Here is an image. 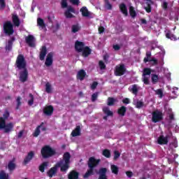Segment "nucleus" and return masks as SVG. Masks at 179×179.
I'll use <instances>...</instances> for the list:
<instances>
[{"label": "nucleus", "mask_w": 179, "mask_h": 179, "mask_svg": "<svg viewBox=\"0 0 179 179\" xmlns=\"http://www.w3.org/2000/svg\"><path fill=\"white\" fill-rule=\"evenodd\" d=\"M148 62H153V65H157V59H156L155 57H152L150 59V60Z\"/></svg>", "instance_id": "nucleus-59"}, {"label": "nucleus", "mask_w": 179, "mask_h": 179, "mask_svg": "<svg viewBox=\"0 0 179 179\" xmlns=\"http://www.w3.org/2000/svg\"><path fill=\"white\" fill-rule=\"evenodd\" d=\"M15 125L13 122L6 124V121L1 120V130L3 131V134H10L13 131Z\"/></svg>", "instance_id": "nucleus-4"}, {"label": "nucleus", "mask_w": 179, "mask_h": 179, "mask_svg": "<svg viewBox=\"0 0 179 179\" xmlns=\"http://www.w3.org/2000/svg\"><path fill=\"white\" fill-rule=\"evenodd\" d=\"M19 72V80L21 83H24L29 80V70H27V62L24 55H18L15 64Z\"/></svg>", "instance_id": "nucleus-1"}, {"label": "nucleus", "mask_w": 179, "mask_h": 179, "mask_svg": "<svg viewBox=\"0 0 179 179\" xmlns=\"http://www.w3.org/2000/svg\"><path fill=\"white\" fill-rule=\"evenodd\" d=\"M99 34H101L102 33H104V27H99Z\"/></svg>", "instance_id": "nucleus-64"}, {"label": "nucleus", "mask_w": 179, "mask_h": 179, "mask_svg": "<svg viewBox=\"0 0 179 179\" xmlns=\"http://www.w3.org/2000/svg\"><path fill=\"white\" fill-rule=\"evenodd\" d=\"M152 121L156 124L163 121V112L156 110L152 113Z\"/></svg>", "instance_id": "nucleus-7"}, {"label": "nucleus", "mask_w": 179, "mask_h": 179, "mask_svg": "<svg viewBox=\"0 0 179 179\" xmlns=\"http://www.w3.org/2000/svg\"><path fill=\"white\" fill-rule=\"evenodd\" d=\"M43 125H44V122H41V124L38 125V126L36 128V129H35V131H34V134H33V136H34L35 138H37V136H38V135H40V134H41V131H40V129L42 128Z\"/></svg>", "instance_id": "nucleus-33"}, {"label": "nucleus", "mask_w": 179, "mask_h": 179, "mask_svg": "<svg viewBox=\"0 0 179 179\" xmlns=\"http://www.w3.org/2000/svg\"><path fill=\"white\" fill-rule=\"evenodd\" d=\"M80 30V27L78 24H73L71 26V31L72 33H78Z\"/></svg>", "instance_id": "nucleus-42"}, {"label": "nucleus", "mask_w": 179, "mask_h": 179, "mask_svg": "<svg viewBox=\"0 0 179 179\" xmlns=\"http://www.w3.org/2000/svg\"><path fill=\"white\" fill-rule=\"evenodd\" d=\"M133 93V94H138V92H139V90L138 89V85L134 84L131 85V90H130Z\"/></svg>", "instance_id": "nucleus-41"}, {"label": "nucleus", "mask_w": 179, "mask_h": 179, "mask_svg": "<svg viewBox=\"0 0 179 179\" xmlns=\"http://www.w3.org/2000/svg\"><path fill=\"white\" fill-rule=\"evenodd\" d=\"M85 43L76 41L75 43V50L77 52H82L85 48Z\"/></svg>", "instance_id": "nucleus-14"}, {"label": "nucleus", "mask_w": 179, "mask_h": 179, "mask_svg": "<svg viewBox=\"0 0 179 179\" xmlns=\"http://www.w3.org/2000/svg\"><path fill=\"white\" fill-rule=\"evenodd\" d=\"M80 12H81L82 16H83V17H89V16H90V12H89V10H87L86 6L81 8Z\"/></svg>", "instance_id": "nucleus-27"}, {"label": "nucleus", "mask_w": 179, "mask_h": 179, "mask_svg": "<svg viewBox=\"0 0 179 179\" xmlns=\"http://www.w3.org/2000/svg\"><path fill=\"white\" fill-rule=\"evenodd\" d=\"M10 115V113H9V110L5 109L4 113L3 114V117H1V122H2V121H6V120L9 118Z\"/></svg>", "instance_id": "nucleus-34"}, {"label": "nucleus", "mask_w": 179, "mask_h": 179, "mask_svg": "<svg viewBox=\"0 0 179 179\" xmlns=\"http://www.w3.org/2000/svg\"><path fill=\"white\" fill-rule=\"evenodd\" d=\"M43 114L47 115V117H51L54 114V106L51 105L46 106L43 108Z\"/></svg>", "instance_id": "nucleus-12"}, {"label": "nucleus", "mask_w": 179, "mask_h": 179, "mask_svg": "<svg viewBox=\"0 0 179 179\" xmlns=\"http://www.w3.org/2000/svg\"><path fill=\"white\" fill-rule=\"evenodd\" d=\"M12 19H13V23L14 26L19 27L20 26V20L19 19V17L17 16V15H13L12 16Z\"/></svg>", "instance_id": "nucleus-30"}, {"label": "nucleus", "mask_w": 179, "mask_h": 179, "mask_svg": "<svg viewBox=\"0 0 179 179\" xmlns=\"http://www.w3.org/2000/svg\"><path fill=\"white\" fill-rule=\"evenodd\" d=\"M37 25L39 26V27H41V29H45V23H44V20H43V18H37Z\"/></svg>", "instance_id": "nucleus-37"}, {"label": "nucleus", "mask_w": 179, "mask_h": 179, "mask_svg": "<svg viewBox=\"0 0 179 179\" xmlns=\"http://www.w3.org/2000/svg\"><path fill=\"white\" fill-rule=\"evenodd\" d=\"M3 31L6 36H12L15 33L13 29V24L10 21H7L3 24Z\"/></svg>", "instance_id": "nucleus-6"}, {"label": "nucleus", "mask_w": 179, "mask_h": 179, "mask_svg": "<svg viewBox=\"0 0 179 179\" xmlns=\"http://www.w3.org/2000/svg\"><path fill=\"white\" fill-rule=\"evenodd\" d=\"M33 159H34V151H30L24 157L23 164L27 166V164H29V163H30Z\"/></svg>", "instance_id": "nucleus-11"}, {"label": "nucleus", "mask_w": 179, "mask_h": 179, "mask_svg": "<svg viewBox=\"0 0 179 179\" xmlns=\"http://www.w3.org/2000/svg\"><path fill=\"white\" fill-rule=\"evenodd\" d=\"M68 178L69 179H79V172L73 170L69 172L68 175Z\"/></svg>", "instance_id": "nucleus-25"}, {"label": "nucleus", "mask_w": 179, "mask_h": 179, "mask_svg": "<svg viewBox=\"0 0 179 179\" xmlns=\"http://www.w3.org/2000/svg\"><path fill=\"white\" fill-rule=\"evenodd\" d=\"M99 96V94L97 93H94L92 95V101L94 102L96 100H97V97Z\"/></svg>", "instance_id": "nucleus-56"}, {"label": "nucleus", "mask_w": 179, "mask_h": 179, "mask_svg": "<svg viewBox=\"0 0 179 179\" xmlns=\"http://www.w3.org/2000/svg\"><path fill=\"white\" fill-rule=\"evenodd\" d=\"M126 175L129 177V178H131L132 176H134V173L132 171H126Z\"/></svg>", "instance_id": "nucleus-63"}, {"label": "nucleus", "mask_w": 179, "mask_h": 179, "mask_svg": "<svg viewBox=\"0 0 179 179\" xmlns=\"http://www.w3.org/2000/svg\"><path fill=\"white\" fill-rule=\"evenodd\" d=\"M122 103H123L124 104H129V103H130L129 99H128V98L124 99L122 100Z\"/></svg>", "instance_id": "nucleus-62"}, {"label": "nucleus", "mask_w": 179, "mask_h": 179, "mask_svg": "<svg viewBox=\"0 0 179 179\" xmlns=\"http://www.w3.org/2000/svg\"><path fill=\"white\" fill-rule=\"evenodd\" d=\"M150 57H152V53L150 52H146V57L144 58L143 62H145V64H146L147 62H149V61H150Z\"/></svg>", "instance_id": "nucleus-47"}, {"label": "nucleus", "mask_w": 179, "mask_h": 179, "mask_svg": "<svg viewBox=\"0 0 179 179\" xmlns=\"http://www.w3.org/2000/svg\"><path fill=\"white\" fill-rule=\"evenodd\" d=\"M29 100L28 101V106H33L34 104V96L32 94H29Z\"/></svg>", "instance_id": "nucleus-44"}, {"label": "nucleus", "mask_w": 179, "mask_h": 179, "mask_svg": "<svg viewBox=\"0 0 179 179\" xmlns=\"http://www.w3.org/2000/svg\"><path fill=\"white\" fill-rule=\"evenodd\" d=\"M61 166V164H56L54 167H52L48 172L47 174L50 178H52L55 174H57V171H58V169Z\"/></svg>", "instance_id": "nucleus-10"}, {"label": "nucleus", "mask_w": 179, "mask_h": 179, "mask_svg": "<svg viewBox=\"0 0 179 179\" xmlns=\"http://www.w3.org/2000/svg\"><path fill=\"white\" fill-rule=\"evenodd\" d=\"M16 108L15 110H19V108H20V106H22V97L20 96H17L16 99Z\"/></svg>", "instance_id": "nucleus-43"}, {"label": "nucleus", "mask_w": 179, "mask_h": 179, "mask_svg": "<svg viewBox=\"0 0 179 179\" xmlns=\"http://www.w3.org/2000/svg\"><path fill=\"white\" fill-rule=\"evenodd\" d=\"M151 80L153 85H156V83L159 82V76H157V74H152Z\"/></svg>", "instance_id": "nucleus-40"}, {"label": "nucleus", "mask_w": 179, "mask_h": 179, "mask_svg": "<svg viewBox=\"0 0 179 179\" xmlns=\"http://www.w3.org/2000/svg\"><path fill=\"white\" fill-rule=\"evenodd\" d=\"M6 8V3H5V0H1V9H5Z\"/></svg>", "instance_id": "nucleus-58"}, {"label": "nucleus", "mask_w": 179, "mask_h": 179, "mask_svg": "<svg viewBox=\"0 0 179 179\" xmlns=\"http://www.w3.org/2000/svg\"><path fill=\"white\" fill-rule=\"evenodd\" d=\"M16 40V38L15 36H12L10 40L8 41V43L6 45V51H10L12 50V47L13 45V42Z\"/></svg>", "instance_id": "nucleus-24"}, {"label": "nucleus", "mask_w": 179, "mask_h": 179, "mask_svg": "<svg viewBox=\"0 0 179 179\" xmlns=\"http://www.w3.org/2000/svg\"><path fill=\"white\" fill-rule=\"evenodd\" d=\"M157 142L159 145H167L169 143V135L166 136L161 135L157 139Z\"/></svg>", "instance_id": "nucleus-16"}, {"label": "nucleus", "mask_w": 179, "mask_h": 179, "mask_svg": "<svg viewBox=\"0 0 179 179\" xmlns=\"http://www.w3.org/2000/svg\"><path fill=\"white\" fill-rule=\"evenodd\" d=\"M119 9L120 12L124 15V16H128V8L127 7V5L124 3H122L119 5Z\"/></svg>", "instance_id": "nucleus-22"}, {"label": "nucleus", "mask_w": 179, "mask_h": 179, "mask_svg": "<svg viewBox=\"0 0 179 179\" xmlns=\"http://www.w3.org/2000/svg\"><path fill=\"white\" fill-rule=\"evenodd\" d=\"M64 163H69L71 164V154L69 152H65L63 155Z\"/></svg>", "instance_id": "nucleus-31"}, {"label": "nucleus", "mask_w": 179, "mask_h": 179, "mask_svg": "<svg viewBox=\"0 0 179 179\" xmlns=\"http://www.w3.org/2000/svg\"><path fill=\"white\" fill-rule=\"evenodd\" d=\"M71 12L72 13H75V9H73V8L71 6L69 7L67 10L64 13V15L67 19H72V17H75V16L71 13Z\"/></svg>", "instance_id": "nucleus-19"}, {"label": "nucleus", "mask_w": 179, "mask_h": 179, "mask_svg": "<svg viewBox=\"0 0 179 179\" xmlns=\"http://www.w3.org/2000/svg\"><path fill=\"white\" fill-rule=\"evenodd\" d=\"M114 103H115V99L113 97H108V106H114Z\"/></svg>", "instance_id": "nucleus-49"}, {"label": "nucleus", "mask_w": 179, "mask_h": 179, "mask_svg": "<svg viewBox=\"0 0 179 179\" xmlns=\"http://www.w3.org/2000/svg\"><path fill=\"white\" fill-rule=\"evenodd\" d=\"M45 91L47 93H51V85L47 83L45 85Z\"/></svg>", "instance_id": "nucleus-53"}, {"label": "nucleus", "mask_w": 179, "mask_h": 179, "mask_svg": "<svg viewBox=\"0 0 179 179\" xmlns=\"http://www.w3.org/2000/svg\"><path fill=\"white\" fill-rule=\"evenodd\" d=\"M99 66L101 69V71H103V69H106V64H104L103 61H99Z\"/></svg>", "instance_id": "nucleus-52"}, {"label": "nucleus", "mask_w": 179, "mask_h": 179, "mask_svg": "<svg viewBox=\"0 0 179 179\" xmlns=\"http://www.w3.org/2000/svg\"><path fill=\"white\" fill-rule=\"evenodd\" d=\"M110 169L113 174H115L116 176L118 175V172L120 171L118 166H117L115 164H113L110 166Z\"/></svg>", "instance_id": "nucleus-39"}, {"label": "nucleus", "mask_w": 179, "mask_h": 179, "mask_svg": "<svg viewBox=\"0 0 179 179\" xmlns=\"http://www.w3.org/2000/svg\"><path fill=\"white\" fill-rule=\"evenodd\" d=\"M1 179H9V174L5 171H1Z\"/></svg>", "instance_id": "nucleus-48"}, {"label": "nucleus", "mask_w": 179, "mask_h": 179, "mask_svg": "<svg viewBox=\"0 0 179 179\" xmlns=\"http://www.w3.org/2000/svg\"><path fill=\"white\" fill-rule=\"evenodd\" d=\"M117 114L119 117H125V114H127V107L124 106H121L117 109Z\"/></svg>", "instance_id": "nucleus-26"}, {"label": "nucleus", "mask_w": 179, "mask_h": 179, "mask_svg": "<svg viewBox=\"0 0 179 179\" xmlns=\"http://www.w3.org/2000/svg\"><path fill=\"white\" fill-rule=\"evenodd\" d=\"M105 8H106L108 10L113 9V5H111L109 0H105Z\"/></svg>", "instance_id": "nucleus-46"}, {"label": "nucleus", "mask_w": 179, "mask_h": 179, "mask_svg": "<svg viewBox=\"0 0 179 179\" xmlns=\"http://www.w3.org/2000/svg\"><path fill=\"white\" fill-rule=\"evenodd\" d=\"M136 108H142V106H143V102L138 101L136 102Z\"/></svg>", "instance_id": "nucleus-57"}, {"label": "nucleus", "mask_w": 179, "mask_h": 179, "mask_svg": "<svg viewBox=\"0 0 179 179\" xmlns=\"http://www.w3.org/2000/svg\"><path fill=\"white\" fill-rule=\"evenodd\" d=\"M125 72H127L125 64H119L115 68L114 75L115 76H122L123 75H125Z\"/></svg>", "instance_id": "nucleus-8"}, {"label": "nucleus", "mask_w": 179, "mask_h": 179, "mask_svg": "<svg viewBox=\"0 0 179 179\" xmlns=\"http://www.w3.org/2000/svg\"><path fill=\"white\" fill-rule=\"evenodd\" d=\"M129 14L131 17H136V12L135 11V9L132 6L129 7Z\"/></svg>", "instance_id": "nucleus-45"}, {"label": "nucleus", "mask_w": 179, "mask_h": 179, "mask_svg": "<svg viewBox=\"0 0 179 179\" xmlns=\"http://www.w3.org/2000/svg\"><path fill=\"white\" fill-rule=\"evenodd\" d=\"M120 156H121V153L118 150H115L114 151V160H117L120 158Z\"/></svg>", "instance_id": "nucleus-51"}, {"label": "nucleus", "mask_w": 179, "mask_h": 179, "mask_svg": "<svg viewBox=\"0 0 179 179\" xmlns=\"http://www.w3.org/2000/svg\"><path fill=\"white\" fill-rule=\"evenodd\" d=\"M62 8L63 9H65V8H68V3L66 2V0H62Z\"/></svg>", "instance_id": "nucleus-54"}, {"label": "nucleus", "mask_w": 179, "mask_h": 179, "mask_svg": "<svg viewBox=\"0 0 179 179\" xmlns=\"http://www.w3.org/2000/svg\"><path fill=\"white\" fill-rule=\"evenodd\" d=\"M25 41L29 47H36V44L34 43V36L33 35H29L27 36Z\"/></svg>", "instance_id": "nucleus-17"}, {"label": "nucleus", "mask_w": 179, "mask_h": 179, "mask_svg": "<svg viewBox=\"0 0 179 179\" xmlns=\"http://www.w3.org/2000/svg\"><path fill=\"white\" fill-rule=\"evenodd\" d=\"M153 3H155V2H153V0H146L144 9L147 12V13H150V12H152V5H153Z\"/></svg>", "instance_id": "nucleus-18"}, {"label": "nucleus", "mask_w": 179, "mask_h": 179, "mask_svg": "<svg viewBox=\"0 0 179 179\" xmlns=\"http://www.w3.org/2000/svg\"><path fill=\"white\" fill-rule=\"evenodd\" d=\"M86 75V71L83 69H81L77 73L76 78L78 79V80H85Z\"/></svg>", "instance_id": "nucleus-21"}, {"label": "nucleus", "mask_w": 179, "mask_h": 179, "mask_svg": "<svg viewBox=\"0 0 179 179\" xmlns=\"http://www.w3.org/2000/svg\"><path fill=\"white\" fill-rule=\"evenodd\" d=\"M98 85H99V83H97L96 81H94L91 85L92 90H94Z\"/></svg>", "instance_id": "nucleus-55"}, {"label": "nucleus", "mask_w": 179, "mask_h": 179, "mask_svg": "<svg viewBox=\"0 0 179 179\" xmlns=\"http://www.w3.org/2000/svg\"><path fill=\"white\" fill-rule=\"evenodd\" d=\"M71 136H73V138L80 136V126L76 127L75 129L71 132Z\"/></svg>", "instance_id": "nucleus-28"}, {"label": "nucleus", "mask_w": 179, "mask_h": 179, "mask_svg": "<svg viewBox=\"0 0 179 179\" xmlns=\"http://www.w3.org/2000/svg\"><path fill=\"white\" fill-rule=\"evenodd\" d=\"M103 112L107 115V117H113L114 115V113L110 110V108L108 107L103 108Z\"/></svg>", "instance_id": "nucleus-35"}, {"label": "nucleus", "mask_w": 179, "mask_h": 179, "mask_svg": "<svg viewBox=\"0 0 179 179\" xmlns=\"http://www.w3.org/2000/svg\"><path fill=\"white\" fill-rule=\"evenodd\" d=\"M102 155L104 157H106V159H110V157H111V151L108 149H104L102 151Z\"/></svg>", "instance_id": "nucleus-38"}, {"label": "nucleus", "mask_w": 179, "mask_h": 179, "mask_svg": "<svg viewBox=\"0 0 179 179\" xmlns=\"http://www.w3.org/2000/svg\"><path fill=\"white\" fill-rule=\"evenodd\" d=\"M166 38H169V40H171L172 41H177V40H179V37L177 38L176 35L173 34L171 31H168L166 34Z\"/></svg>", "instance_id": "nucleus-29"}, {"label": "nucleus", "mask_w": 179, "mask_h": 179, "mask_svg": "<svg viewBox=\"0 0 179 179\" xmlns=\"http://www.w3.org/2000/svg\"><path fill=\"white\" fill-rule=\"evenodd\" d=\"M56 164H60V166L59 167H60V171L62 173H66V171H68V170H69L71 164L64 162V160H60L59 162L56 163Z\"/></svg>", "instance_id": "nucleus-9"}, {"label": "nucleus", "mask_w": 179, "mask_h": 179, "mask_svg": "<svg viewBox=\"0 0 179 179\" xmlns=\"http://www.w3.org/2000/svg\"><path fill=\"white\" fill-rule=\"evenodd\" d=\"M82 57L84 58H87L92 54V49L88 46H85L82 50Z\"/></svg>", "instance_id": "nucleus-20"}, {"label": "nucleus", "mask_w": 179, "mask_h": 179, "mask_svg": "<svg viewBox=\"0 0 179 179\" xmlns=\"http://www.w3.org/2000/svg\"><path fill=\"white\" fill-rule=\"evenodd\" d=\"M113 49L115 51H119V50H121V46L119 45H113Z\"/></svg>", "instance_id": "nucleus-61"}, {"label": "nucleus", "mask_w": 179, "mask_h": 179, "mask_svg": "<svg viewBox=\"0 0 179 179\" xmlns=\"http://www.w3.org/2000/svg\"><path fill=\"white\" fill-rule=\"evenodd\" d=\"M45 55H47V47L46 46H42L40 55H39V59L41 61H44L45 59Z\"/></svg>", "instance_id": "nucleus-23"}, {"label": "nucleus", "mask_w": 179, "mask_h": 179, "mask_svg": "<svg viewBox=\"0 0 179 179\" xmlns=\"http://www.w3.org/2000/svg\"><path fill=\"white\" fill-rule=\"evenodd\" d=\"M99 174L98 179H108L107 178V168H101L97 172Z\"/></svg>", "instance_id": "nucleus-15"}, {"label": "nucleus", "mask_w": 179, "mask_h": 179, "mask_svg": "<svg viewBox=\"0 0 179 179\" xmlns=\"http://www.w3.org/2000/svg\"><path fill=\"white\" fill-rule=\"evenodd\" d=\"M54 57V52H50L47 55L46 57V60L45 62V65L46 66H51V65H52V62H53V58Z\"/></svg>", "instance_id": "nucleus-13"}, {"label": "nucleus", "mask_w": 179, "mask_h": 179, "mask_svg": "<svg viewBox=\"0 0 179 179\" xmlns=\"http://www.w3.org/2000/svg\"><path fill=\"white\" fill-rule=\"evenodd\" d=\"M152 74V69L150 68H144L143 70L142 74V82L144 85H150V82L149 81V77Z\"/></svg>", "instance_id": "nucleus-5"}, {"label": "nucleus", "mask_w": 179, "mask_h": 179, "mask_svg": "<svg viewBox=\"0 0 179 179\" xmlns=\"http://www.w3.org/2000/svg\"><path fill=\"white\" fill-rule=\"evenodd\" d=\"M155 93L159 96V99H163V90L158 89L155 90Z\"/></svg>", "instance_id": "nucleus-50"}, {"label": "nucleus", "mask_w": 179, "mask_h": 179, "mask_svg": "<svg viewBox=\"0 0 179 179\" xmlns=\"http://www.w3.org/2000/svg\"><path fill=\"white\" fill-rule=\"evenodd\" d=\"M99 163L100 159H96L94 157H90L88 160V167L90 169L85 173L83 178H89L90 176H93L94 174V167H97Z\"/></svg>", "instance_id": "nucleus-2"}, {"label": "nucleus", "mask_w": 179, "mask_h": 179, "mask_svg": "<svg viewBox=\"0 0 179 179\" xmlns=\"http://www.w3.org/2000/svg\"><path fill=\"white\" fill-rule=\"evenodd\" d=\"M73 5H79L80 3V1L79 0H69Z\"/></svg>", "instance_id": "nucleus-60"}, {"label": "nucleus", "mask_w": 179, "mask_h": 179, "mask_svg": "<svg viewBox=\"0 0 179 179\" xmlns=\"http://www.w3.org/2000/svg\"><path fill=\"white\" fill-rule=\"evenodd\" d=\"M41 153L43 159H48L57 155L55 150L52 149L50 145L43 146L41 150Z\"/></svg>", "instance_id": "nucleus-3"}, {"label": "nucleus", "mask_w": 179, "mask_h": 179, "mask_svg": "<svg viewBox=\"0 0 179 179\" xmlns=\"http://www.w3.org/2000/svg\"><path fill=\"white\" fill-rule=\"evenodd\" d=\"M47 167H48V162H43L40 166H39V171H41V173H44V171H45V169H47Z\"/></svg>", "instance_id": "nucleus-36"}, {"label": "nucleus", "mask_w": 179, "mask_h": 179, "mask_svg": "<svg viewBox=\"0 0 179 179\" xmlns=\"http://www.w3.org/2000/svg\"><path fill=\"white\" fill-rule=\"evenodd\" d=\"M9 171H13L16 169V164H15V159L10 161L7 166Z\"/></svg>", "instance_id": "nucleus-32"}]
</instances>
